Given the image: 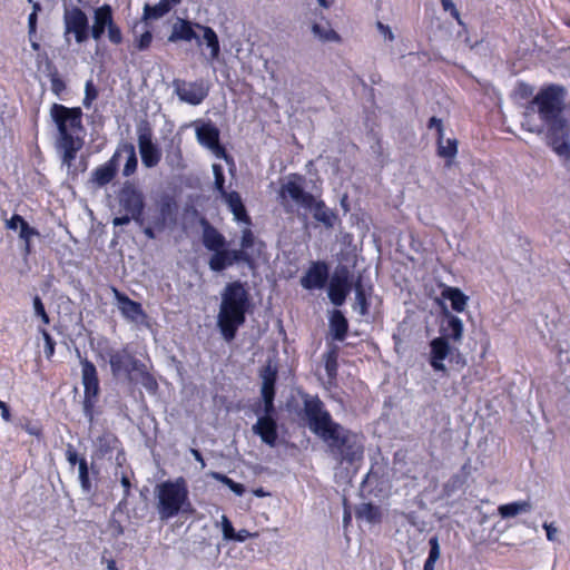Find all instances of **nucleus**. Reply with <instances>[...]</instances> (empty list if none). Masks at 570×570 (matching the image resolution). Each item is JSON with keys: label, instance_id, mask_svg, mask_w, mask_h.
<instances>
[{"label": "nucleus", "instance_id": "nucleus-35", "mask_svg": "<svg viewBox=\"0 0 570 570\" xmlns=\"http://www.w3.org/2000/svg\"><path fill=\"white\" fill-rule=\"evenodd\" d=\"M141 160L147 167L156 166L160 160V150L158 145H138Z\"/></svg>", "mask_w": 570, "mask_h": 570}, {"label": "nucleus", "instance_id": "nucleus-52", "mask_svg": "<svg viewBox=\"0 0 570 570\" xmlns=\"http://www.w3.org/2000/svg\"><path fill=\"white\" fill-rule=\"evenodd\" d=\"M553 151L563 159L564 166L570 169V145H551Z\"/></svg>", "mask_w": 570, "mask_h": 570}, {"label": "nucleus", "instance_id": "nucleus-57", "mask_svg": "<svg viewBox=\"0 0 570 570\" xmlns=\"http://www.w3.org/2000/svg\"><path fill=\"white\" fill-rule=\"evenodd\" d=\"M376 28L381 32V35L389 41L394 40V33L392 32L389 26L383 24L382 22L376 23Z\"/></svg>", "mask_w": 570, "mask_h": 570}, {"label": "nucleus", "instance_id": "nucleus-19", "mask_svg": "<svg viewBox=\"0 0 570 570\" xmlns=\"http://www.w3.org/2000/svg\"><path fill=\"white\" fill-rule=\"evenodd\" d=\"M463 332L464 327L462 320L444 308L443 321L440 327V337H445L449 342L452 341L454 343H459L463 337Z\"/></svg>", "mask_w": 570, "mask_h": 570}, {"label": "nucleus", "instance_id": "nucleus-9", "mask_svg": "<svg viewBox=\"0 0 570 570\" xmlns=\"http://www.w3.org/2000/svg\"><path fill=\"white\" fill-rule=\"evenodd\" d=\"M70 35H73L78 43L85 42L89 36L87 14L78 7L65 8L63 11V36L67 43L70 42Z\"/></svg>", "mask_w": 570, "mask_h": 570}, {"label": "nucleus", "instance_id": "nucleus-6", "mask_svg": "<svg viewBox=\"0 0 570 570\" xmlns=\"http://www.w3.org/2000/svg\"><path fill=\"white\" fill-rule=\"evenodd\" d=\"M81 382L83 385L82 411L89 423L95 421L100 394V382L96 365L87 357L80 358Z\"/></svg>", "mask_w": 570, "mask_h": 570}, {"label": "nucleus", "instance_id": "nucleus-50", "mask_svg": "<svg viewBox=\"0 0 570 570\" xmlns=\"http://www.w3.org/2000/svg\"><path fill=\"white\" fill-rule=\"evenodd\" d=\"M255 243V235L252 229L245 228L242 230L240 236V250H247L254 246Z\"/></svg>", "mask_w": 570, "mask_h": 570}, {"label": "nucleus", "instance_id": "nucleus-42", "mask_svg": "<svg viewBox=\"0 0 570 570\" xmlns=\"http://www.w3.org/2000/svg\"><path fill=\"white\" fill-rule=\"evenodd\" d=\"M262 399H263V407L261 406V404H258L254 409V412L256 414L263 412L264 413L263 415L274 416V414L276 412L275 404H274L275 395H262Z\"/></svg>", "mask_w": 570, "mask_h": 570}, {"label": "nucleus", "instance_id": "nucleus-44", "mask_svg": "<svg viewBox=\"0 0 570 570\" xmlns=\"http://www.w3.org/2000/svg\"><path fill=\"white\" fill-rule=\"evenodd\" d=\"M213 171H214V178H215V181H214L215 188L222 196L227 194L228 191H226V189H225V175H224L223 167L219 164H214Z\"/></svg>", "mask_w": 570, "mask_h": 570}, {"label": "nucleus", "instance_id": "nucleus-12", "mask_svg": "<svg viewBox=\"0 0 570 570\" xmlns=\"http://www.w3.org/2000/svg\"><path fill=\"white\" fill-rule=\"evenodd\" d=\"M174 88L179 100L191 106L200 105L208 95V88L203 81L175 80Z\"/></svg>", "mask_w": 570, "mask_h": 570}, {"label": "nucleus", "instance_id": "nucleus-24", "mask_svg": "<svg viewBox=\"0 0 570 570\" xmlns=\"http://www.w3.org/2000/svg\"><path fill=\"white\" fill-rule=\"evenodd\" d=\"M183 0H160L158 3L144 6L142 20H158L166 16L174 7L178 6Z\"/></svg>", "mask_w": 570, "mask_h": 570}, {"label": "nucleus", "instance_id": "nucleus-40", "mask_svg": "<svg viewBox=\"0 0 570 570\" xmlns=\"http://www.w3.org/2000/svg\"><path fill=\"white\" fill-rule=\"evenodd\" d=\"M79 481L83 492H91L92 484L89 476V466L85 458H81L79 461Z\"/></svg>", "mask_w": 570, "mask_h": 570}, {"label": "nucleus", "instance_id": "nucleus-53", "mask_svg": "<svg viewBox=\"0 0 570 570\" xmlns=\"http://www.w3.org/2000/svg\"><path fill=\"white\" fill-rule=\"evenodd\" d=\"M130 220H135L136 223L138 224H142V218L138 217V216H135L132 214H128L126 213L125 215L122 216H118V217H115L112 219V224L114 226H122V225H127L130 223Z\"/></svg>", "mask_w": 570, "mask_h": 570}, {"label": "nucleus", "instance_id": "nucleus-51", "mask_svg": "<svg viewBox=\"0 0 570 570\" xmlns=\"http://www.w3.org/2000/svg\"><path fill=\"white\" fill-rule=\"evenodd\" d=\"M222 530L226 541H233L236 538V531L230 520L225 514L222 515Z\"/></svg>", "mask_w": 570, "mask_h": 570}, {"label": "nucleus", "instance_id": "nucleus-21", "mask_svg": "<svg viewBox=\"0 0 570 570\" xmlns=\"http://www.w3.org/2000/svg\"><path fill=\"white\" fill-rule=\"evenodd\" d=\"M120 445L121 442L115 433L105 431L96 439V455L99 459L111 458L112 452Z\"/></svg>", "mask_w": 570, "mask_h": 570}, {"label": "nucleus", "instance_id": "nucleus-5", "mask_svg": "<svg viewBox=\"0 0 570 570\" xmlns=\"http://www.w3.org/2000/svg\"><path fill=\"white\" fill-rule=\"evenodd\" d=\"M156 493L157 510L161 520H169L179 512H187L191 509L188 485L184 476L159 483Z\"/></svg>", "mask_w": 570, "mask_h": 570}, {"label": "nucleus", "instance_id": "nucleus-22", "mask_svg": "<svg viewBox=\"0 0 570 570\" xmlns=\"http://www.w3.org/2000/svg\"><path fill=\"white\" fill-rule=\"evenodd\" d=\"M223 197L225 198V202H226L229 210L233 213L234 219L236 222L243 223L246 225L252 224L250 216L248 215V213L246 210V207L243 203V199H242L239 193L233 190V191H229V193L223 195Z\"/></svg>", "mask_w": 570, "mask_h": 570}, {"label": "nucleus", "instance_id": "nucleus-30", "mask_svg": "<svg viewBox=\"0 0 570 570\" xmlns=\"http://www.w3.org/2000/svg\"><path fill=\"white\" fill-rule=\"evenodd\" d=\"M532 505L530 501H514L498 507V512L502 519L513 518L520 513L530 512Z\"/></svg>", "mask_w": 570, "mask_h": 570}, {"label": "nucleus", "instance_id": "nucleus-62", "mask_svg": "<svg viewBox=\"0 0 570 570\" xmlns=\"http://www.w3.org/2000/svg\"><path fill=\"white\" fill-rule=\"evenodd\" d=\"M37 17L36 12H31L28 18V29H29V36L32 37L36 33L37 29Z\"/></svg>", "mask_w": 570, "mask_h": 570}, {"label": "nucleus", "instance_id": "nucleus-29", "mask_svg": "<svg viewBox=\"0 0 570 570\" xmlns=\"http://www.w3.org/2000/svg\"><path fill=\"white\" fill-rule=\"evenodd\" d=\"M259 375L262 379L261 394L276 395L277 368L267 364L261 370Z\"/></svg>", "mask_w": 570, "mask_h": 570}, {"label": "nucleus", "instance_id": "nucleus-60", "mask_svg": "<svg viewBox=\"0 0 570 570\" xmlns=\"http://www.w3.org/2000/svg\"><path fill=\"white\" fill-rule=\"evenodd\" d=\"M136 166H137V159H136V157H135L134 155H131V156L128 158V160H127V163H126V165H125L124 174H125L126 176L131 175V174L134 173V170L136 169Z\"/></svg>", "mask_w": 570, "mask_h": 570}, {"label": "nucleus", "instance_id": "nucleus-56", "mask_svg": "<svg viewBox=\"0 0 570 570\" xmlns=\"http://www.w3.org/2000/svg\"><path fill=\"white\" fill-rule=\"evenodd\" d=\"M65 455L70 465H75L76 463L79 464L80 459L75 446L71 443L67 444Z\"/></svg>", "mask_w": 570, "mask_h": 570}, {"label": "nucleus", "instance_id": "nucleus-61", "mask_svg": "<svg viewBox=\"0 0 570 570\" xmlns=\"http://www.w3.org/2000/svg\"><path fill=\"white\" fill-rule=\"evenodd\" d=\"M0 411H1V417L6 422H10L12 419L11 411L9 405L0 400Z\"/></svg>", "mask_w": 570, "mask_h": 570}, {"label": "nucleus", "instance_id": "nucleus-15", "mask_svg": "<svg viewBox=\"0 0 570 570\" xmlns=\"http://www.w3.org/2000/svg\"><path fill=\"white\" fill-rule=\"evenodd\" d=\"M120 209L142 218L145 202L142 194L132 186H124L118 194Z\"/></svg>", "mask_w": 570, "mask_h": 570}, {"label": "nucleus", "instance_id": "nucleus-34", "mask_svg": "<svg viewBox=\"0 0 570 570\" xmlns=\"http://www.w3.org/2000/svg\"><path fill=\"white\" fill-rule=\"evenodd\" d=\"M355 287V306L361 316H366L370 313V302L366 296L365 289L362 285L361 278L354 284Z\"/></svg>", "mask_w": 570, "mask_h": 570}, {"label": "nucleus", "instance_id": "nucleus-13", "mask_svg": "<svg viewBox=\"0 0 570 570\" xmlns=\"http://www.w3.org/2000/svg\"><path fill=\"white\" fill-rule=\"evenodd\" d=\"M111 292L117 302L120 314L131 323H142L147 318V314L139 302L131 299L117 287L111 286Z\"/></svg>", "mask_w": 570, "mask_h": 570}, {"label": "nucleus", "instance_id": "nucleus-14", "mask_svg": "<svg viewBox=\"0 0 570 570\" xmlns=\"http://www.w3.org/2000/svg\"><path fill=\"white\" fill-rule=\"evenodd\" d=\"M330 277L328 265L323 261L312 262L305 274L301 277V285L307 291L322 289Z\"/></svg>", "mask_w": 570, "mask_h": 570}, {"label": "nucleus", "instance_id": "nucleus-27", "mask_svg": "<svg viewBox=\"0 0 570 570\" xmlns=\"http://www.w3.org/2000/svg\"><path fill=\"white\" fill-rule=\"evenodd\" d=\"M441 295L450 301L452 309L456 313H462L468 305L469 297L459 287L445 285Z\"/></svg>", "mask_w": 570, "mask_h": 570}, {"label": "nucleus", "instance_id": "nucleus-45", "mask_svg": "<svg viewBox=\"0 0 570 570\" xmlns=\"http://www.w3.org/2000/svg\"><path fill=\"white\" fill-rule=\"evenodd\" d=\"M59 147H63L62 161L68 167H71L72 161L77 157V153L81 149L83 145H58Z\"/></svg>", "mask_w": 570, "mask_h": 570}, {"label": "nucleus", "instance_id": "nucleus-55", "mask_svg": "<svg viewBox=\"0 0 570 570\" xmlns=\"http://www.w3.org/2000/svg\"><path fill=\"white\" fill-rule=\"evenodd\" d=\"M107 30H108V38L112 43L118 45L121 42V40H122L121 31L114 22L108 27Z\"/></svg>", "mask_w": 570, "mask_h": 570}, {"label": "nucleus", "instance_id": "nucleus-26", "mask_svg": "<svg viewBox=\"0 0 570 570\" xmlns=\"http://www.w3.org/2000/svg\"><path fill=\"white\" fill-rule=\"evenodd\" d=\"M330 331L335 341H344L348 333V321L340 309H334L330 316Z\"/></svg>", "mask_w": 570, "mask_h": 570}, {"label": "nucleus", "instance_id": "nucleus-28", "mask_svg": "<svg viewBox=\"0 0 570 570\" xmlns=\"http://www.w3.org/2000/svg\"><path fill=\"white\" fill-rule=\"evenodd\" d=\"M355 515L357 519L365 520L371 524L381 523L383 519L382 509L371 502L357 505L355 509Z\"/></svg>", "mask_w": 570, "mask_h": 570}, {"label": "nucleus", "instance_id": "nucleus-54", "mask_svg": "<svg viewBox=\"0 0 570 570\" xmlns=\"http://www.w3.org/2000/svg\"><path fill=\"white\" fill-rule=\"evenodd\" d=\"M153 40V35L150 31H145L137 40H136V48L138 50H145L147 49Z\"/></svg>", "mask_w": 570, "mask_h": 570}, {"label": "nucleus", "instance_id": "nucleus-17", "mask_svg": "<svg viewBox=\"0 0 570 570\" xmlns=\"http://www.w3.org/2000/svg\"><path fill=\"white\" fill-rule=\"evenodd\" d=\"M253 432L261 438V440L274 448L278 439V426L274 416L261 415L257 422L253 425Z\"/></svg>", "mask_w": 570, "mask_h": 570}, {"label": "nucleus", "instance_id": "nucleus-37", "mask_svg": "<svg viewBox=\"0 0 570 570\" xmlns=\"http://www.w3.org/2000/svg\"><path fill=\"white\" fill-rule=\"evenodd\" d=\"M32 236H39V232L31 227L28 222L24 220V223L20 226V233L19 237L24 242L23 246V254L30 255L32 252V245H31V237Z\"/></svg>", "mask_w": 570, "mask_h": 570}, {"label": "nucleus", "instance_id": "nucleus-8", "mask_svg": "<svg viewBox=\"0 0 570 570\" xmlns=\"http://www.w3.org/2000/svg\"><path fill=\"white\" fill-rule=\"evenodd\" d=\"M538 106V111L546 122L557 127L562 126V110L564 107L562 89L549 87L540 91L533 99L528 110L533 111V106Z\"/></svg>", "mask_w": 570, "mask_h": 570}, {"label": "nucleus", "instance_id": "nucleus-49", "mask_svg": "<svg viewBox=\"0 0 570 570\" xmlns=\"http://www.w3.org/2000/svg\"><path fill=\"white\" fill-rule=\"evenodd\" d=\"M438 155L448 159V166L458 153V145H438Z\"/></svg>", "mask_w": 570, "mask_h": 570}, {"label": "nucleus", "instance_id": "nucleus-33", "mask_svg": "<svg viewBox=\"0 0 570 570\" xmlns=\"http://www.w3.org/2000/svg\"><path fill=\"white\" fill-rule=\"evenodd\" d=\"M117 169L115 165L109 161L97 167L92 174L94 181L99 186L109 184L116 176Z\"/></svg>", "mask_w": 570, "mask_h": 570}, {"label": "nucleus", "instance_id": "nucleus-18", "mask_svg": "<svg viewBox=\"0 0 570 570\" xmlns=\"http://www.w3.org/2000/svg\"><path fill=\"white\" fill-rule=\"evenodd\" d=\"M430 365L436 372H446L444 360L452 354L450 342L445 337H435L430 342Z\"/></svg>", "mask_w": 570, "mask_h": 570}, {"label": "nucleus", "instance_id": "nucleus-46", "mask_svg": "<svg viewBox=\"0 0 570 570\" xmlns=\"http://www.w3.org/2000/svg\"><path fill=\"white\" fill-rule=\"evenodd\" d=\"M32 302H33V308H35L36 316L40 317L45 325H48L50 323V317L46 311V307H45L41 298L38 295H36L33 297Z\"/></svg>", "mask_w": 570, "mask_h": 570}, {"label": "nucleus", "instance_id": "nucleus-47", "mask_svg": "<svg viewBox=\"0 0 570 570\" xmlns=\"http://www.w3.org/2000/svg\"><path fill=\"white\" fill-rule=\"evenodd\" d=\"M45 341V354L47 358H51L55 354L56 342L46 328H39Z\"/></svg>", "mask_w": 570, "mask_h": 570}, {"label": "nucleus", "instance_id": "nucleus-58", "mask_svg": "<svg viewBox=\"0 0 570 570\" xmlns=\"http://www.w3.org/2000/svg\"><path fill=\"white\" fill-rule=\"evenodd\" d=\"M24 223V218L18 214H13L11 218L7 222V227L9 229H16Z\"/></svg>", "mask_w": 570, "mask_h": 570}, {"label": "nucleus", "instance_id": "nucleus-39", "mask_svg": "<svg viewBox=\"0 0 570 570\" xmlns=\"http://www.w3.org/2000/svg\"><path fill=\"white\" fill-rule=\"evenodd\" d=\"M137 374H139L140 382L142 386L150 393H155L158 390V383L155 376L147 370L146 364L144 363V367L141 370H136Z\"/></svg>", "mask_w": 570, "mask_h": 570}, {"label": "nucleus", "instance_id": "nucleus-20", "mask_svg": "<svg viewBox=\"0 0 570 570\" xmlns=\"http://www.w3.org/2000/svg\"><path fill=\"white\" fill-rule=\"evenodd\" d=\"M112 21L111 8L108 4L97 8L94 12V24L90 29L91 37L99 40Z\"/></svg>", "mask_w": 570, "mask_h": 570}, {"label": "nucleus", "instance_id": "nucleus-48", "mask_svg": "<svg viewBox=\"0 0 570 570\" xmlns=\"http://www.w3.org/2000/svg\"><path fill=\"white\" fill-rule=\"evenodd\" d=\"M97 97L98 90L96 89L92 80H88L85 86L83 106L89 108Z\"/></svg>", "mask_w": 570, "mask_h": 570}, {"label": "nucleus", "instance_id": "nucleus-43", "mask_svg": "<svg viewBox=\"0 0 570 570\" xmlns=\"http://www.w3.org/2000/svg\"><path fill=\"white\" fill-rule=\"evenodd\" d=\"M429 134L432 136L436 142H442L443 140V124L441 119L432 117L428 125Z\"/></svg>", "mask_w": 570, "mask_h": 570}, {"label": "nucleus", "instance_id": "nucleus-2", "mask_svg": "<svg viewBox=\"0 0 570 570\" xmlns=\"http://www.w3.org/2000/svg\"><path fill=\"white\" fill-rule=\"evenodd\" d=\"M194 215L198 216L202 227V244L212 253L208 259V267L212 272L220 273L235 264H245L249 268L255 267L256 261L249 252L227 248L226 237L205 216H199L196 209H194Z\"/></svg>", "mask_w": 570, "mask_h": 570}, {"label": "nucleus", "instance_id": "nucleus-16", "mask_svg": "<svg viewBox=\"0 0 570 570\" xmlns=\"http://www.w3.org/2000/svg\"><path fill=\"white\" fill-rule=\"evenodd\" d=\"M196 24L199 23L193 22L184 18H177L171 26V31L168 37V41L176 43L179 41L190 42L193 40H196L197 43L200 45V38L196 32Z\"/></svg>", "mask_w": 570, "mask_h": 570}, {"label": "nucleus", "instance_id": "nucleus-36", "mask_svg": "<svg viewBox=\"0 0 570 570\" xmlns=\"http://www.w3.org/2000/svg\"><path fill=\"white\" fill-rule=\"evenodd\" d=\"M176 212H177V205L176 203L170 199H164L160 203L159 206V215L161 218V226L166 224V222H175L176 220Z\"/></svg>", "mask_w": 570, "mask_h": 570}, {"label": "nucleus", "instance_id": "nucleus-59", "mask_svg": "<svg viewBox=\"0 0 570 570\" xmlns=\"http://www.w3.org/2000/svg\"><path fill=\"white\" fill-rule=\"evenodd\" d=\"M533 92V89L525 85V83H520L517 88V94L522 98V99H525V98H529Z\"/></svg>", "mask_w": 570, "mask_h": 570}, {"label": "nucleus", "instance_id": "nucleus-41", "mask_svg": "<svg viewBox=\"0 0 570 570\" xmlns=\"http://www.w3.org/2000/svg\"><path fill=\"white\" fill-rule=\"evenodd\" d=\"M21 428L32 436H36L38 439L42 438L43 435V429L39 421H33L31 419L24 417L23 422L21 423Z\"/></svg>", "mask_w": 570, "mask_h": 570}, {"label": "nucleus", "instance_id": "nucleus-7", "mask_svg": "<svg viewBox=\"0 0 570 570\" xmlns=\"http://www.w3.org/2000/svg\"><path fill=\"white\" fill-rule=\"evenodd\" d=\"M81 109L68 108L53 104L50 109V117L55 121L63 142H78L82 139Z\"/></svg>", "mask_w": 570, "mask_h": 570}, {"label": "nucleus", "instance_id": "nucleus-64", "mask_svg": "<svg viewBox=\"0 0 570 570\" xmlns=\"http://www.w3.org/2000/svg\"><path fill=\"white\" fill-rule=\"evenodd\" d=\"M543 529L546 530L547 532V539L549 541H554L557 538H556V533H557V528L552 524V523H547L544 522L543 523Z\"/></svg>", "mask_w": 570, "mask_h": 570}, {"label": "nucleus", "instance_id": "nucleus-10", "mask_svg": "<svg viewBox=\"0 0 570 570\" xmlns=\"http://www.w3.org/2000/svg\"><path fill=\"white\" fill-rule=\"evenodd\" d=\"M109 365L114 376L126 374L130 376L136 370L144 367V362L137 358L127 346L121 350L110 348L107 352Z\"/></svg>", "mask_w": 570, "mask_h": 570}, {"label": "nucleus", "instance_id": "nucleus-32", "mask_svg": "<svg viewBox=\"0 0 570 570\" xmlns=\"http://www.w3.org/2000/svg\"><path fill=\"white\" fill-rule=\"evenodd\" d=\"M312 35L315 39L326 41H337L338 35L332 29L328 22H315L311 27Z\"/></svg>", "mask_w": 570, "mask_h": 570}, {"label": "nucleus", "instance_id": "nucleus-31", "mask_svg": "<svg viewBox=\"0 0 570 570\" xmlns=\"http://www.w3.org/2000/svg\"><path fill=\"white\" fill-rule=\"evenodd\" d=\"M338 355L340 348L337 345L328 346V350L324 354V367L326 375L330 380H335L338 372Z\"/></svg>", "mask_w": 570, "mask_h": 570}, {"label": "nucleus", "instance_id": "nucleus-1", "mask_svg": "<svg viewBox=\"0 0 570 570\" xmlns=\"http://www.w3.org/2000/svg\"><path fill=\"white\" fill-rule=\"evenodd\" d=\"M303 413L312 432L324 442L327 456L337 466L348 469L363 460L362 435L334 421L317 395L303 396Z\"/></svg>", "mask_w": 570, "mask_h": 570}, {"label": "nucleus", "instance_id": "nucleus-38", "mask_svg": "<svg viewBox=\"0 0 570 570\" xmlns=\"http://www.w3.org/2000/svg\"><path fill=\"white\" fill-rule=\"evenodd\" d=\"M429 546V556L424 562L423 570H434L435 562L440 558V544L438 537L430 538Z\"/></svg>", "mask_w": 570, "mask_h": 570}, {"label": "nucleus", "instance_id": "nucleus-23", "mask_svg": "<svg viewBox=\"0 0 570 570\" xmlns=\"http://www.w3.org/2000/svg\"><path fill=\"white\" fill-rule=\"evenodd\" d=\"M186 128H194L198 142H219V130L212 122L196 120Z\"/></svg>", "mask_w": 570, "mask_h": 570}, {"label": "nucleus", "instance_id": "nucleus-3", "mask_svg": "<svg viewBox=\"0 0 570 570\" xmlns=\"http://www.w3.org/2000/svg\"><path fill=\"white\" fill-rule=\"evenodd\" d=\"M250 306V296L245 283L234 281L226 284L222 293L217 325L227 342L236 337L238 328L246 321V314Z\"/></svg>", "mask_w": 570, "mask_h": 570}, {"label": "nucleus", "instance_id": "nucleus-63", "mask_svg": "<svg viewBox=\"0 0 570 570\" xmlns=\"http://www.w3.org/2000/svg\"><path fill=\"white\" fill-rule=\"evenodd\" d=\"M440 1L445 11H450L452 13V16H454L455 18H459V11L456 10L452 0H440Z\"/></svg>", "mask_w": 570, "mask_h": 570}, {"label": "nucleus", "instance_id": "nucleus-4", "mask_svg": "<svg viewBox=\"0 0 570 570\" xmlns=\"http://www.w3.org/2000/svg\"><path fill=\"white\" fill-rule=\"evenodd\" d=\"M303 183V176L293 175V178L282 184L278 196L285 210L287 213L293 212V206L288 203L291 199L301 207L311 210L313 218L325 228L332 229L338 220L337 213L328 208L324 200L316 199L313 194L305 191Z\"/></svg>", "mask_w": 570, "mask_h": 570}, {"label": "nucleus", "instance_id": "nucleus-11", "mask_svg": "<svg viewBox=\"0 0 570 570\" xmlns=\"http://www.w3.org/2000/svg\"><path fill=\"white\" fill-rule=\"evenodd\" d=\"M353 287L350 271L342 266L334 273L328 285V297L335 306H342Z\"/></svg>", "mask_w": 570, "mask_h": 570}, {"label": "nucleus", "instance_id": "nucleus-25", "mask_svg": "<svg viewBox=\"0 0 570 570\" xmlns=\"http://www.w3.org/2000/svg\"><path fill=\"white\" fill-rule=\"evenodd\" d=\"M196 28L202 32V40L210 51V60H217L220 55V45L216 31L212 27L205 24H196Z\"/></svg>", "mask_w": 570, "mask_h": 570}]
</instances>
